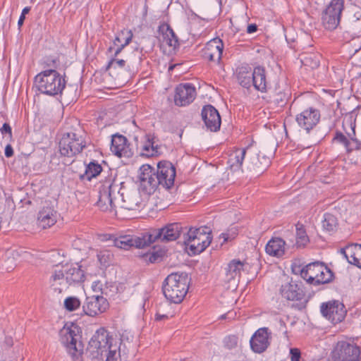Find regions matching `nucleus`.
<instances>
[{
    "label": "nucleus",
    "mask_w": 361,
    "mask_h": 361,
    "mask_svg": "<svg viewBox=\"0 0 361 361\" xmlns=\"http://www.w3.org/2000/svg\"><path fill=\"white\" fill-rule=\"evenodd\" d=\"M97 206L104 212L113 211L117 205L135 210L140 204V195L135 188L126 187L123 182L112 178L104 181L99 189Z\"/></svg>",
    "instance_id": "nucleus-1"
},
{
    "label": "nucleus",
    "mask_w": 361,
    "mask_h": 361,
    "mask_svg": "<svg viewBox=\"0 0 361 361\" xmlns=\"http://www.w3.org/2000/svg\"><path fill=\"white\" fill-rule=\"evenodd\" d=\"M113 338L104 328L98 329L89 341L87 353L92 359L116 361L119 349L117 343H113Z\"/></svg>",
    "instance_id": "nucleus-2"
},
{
    "label": "nucleus",
    "mask_w": 361,
    "mask_h": 361,
    "mask_svg": "<svg viewBox=\"0 0 361 361\" xmlns=\"http://www.w3.org/2000/svg\"><path fill=\"white\" fill-rule=\"evenodd\" d=\"M190 281V279L185 272L169 274L162 286L165 298L171 302H181L188 290Z\"/></svg>",
    "instance_id": "nucleus-3"
},
{
    "label": "nucleus",
    "mask_w": 361,
    "mask_h": 361,
    "mask_svg": "<svg viewBox=\"0 0 361 361\" xmlns=\"http://www.w3.org/2000/svg\"><path fill=\"white\" fill-rule=\"evenodd\" d=\"M35 83L40 92L49 96L61 94L66 86L64 78L54 69L38 73L35 78Z\"/></svg>",
    "instance_id": "nucleus-4"
},
{
    "label": "nucleus",
    "mask_w": 361,
    "mask_h": 361,
    "mask_svg": "<svg viewBox=\"0 0 361 361\" xmlns=\"http://www.w3.org/2000/svg\"><path fill=\"white\" fill-rule=\"evenodd\" d=\"M211 229L207 226L191 228L184 238V243L192 254H199L211 243Z\"/></svg>",
    "instance_id": "nucleus-5"
},
{
    "label": "nucleus",
    "mask_w": 361,
    "mask_h": 361,
    "mask_svg": "<svg viewBox=\"0 0 361 361\" xmlns=\"http://www.w3.org/2000/svg\"><path fill=\"white\" fill-rule=\"evenodd\" d=\"M300 275L308 283L315 285L327 283L333 277L331 271L319 262L307 264L302 269Z\"/></svg>",
    "instance_id": "nucleus-6"
},
{
    "label": "nucleus",
    "mask_w": 361,
    "mask_h": 361,
    "mask_svg": "<svg viewBox=\"0 0 361 361\" xmlns=\"http://www.w3.org/2000/svg\"><path fill=\"white\" fill-rule=\"evenodd\" d=\"M319 119V111L312 107L304 110L296 116V121L301 128L305 130L307 133H310V130L313 131L314 135L310 137V142L313 145L319 142L324 137L323 133H318L314 130Z\"/></svg>",
    "instance_id": "nucleus-7"
},
{
    "label": "nucleus",
    "mask_w": 361,
    "mask_h": 361,
    "mask_svg": "<svg viewBox=\"0 0 361 361\" xmlns=\"http://www.w3.org/2000/svg\"><path fill=\"white\" fill-rule=\"evenodd\" d=\"M78 334L79 328L73 324L70 326L65 325L59 332L61 343L73 358L78 357L82 351V345L79 341L80 336Z\"/></svg>",
    "instance_id": "nucleus-8"
},
{
    "label": "nucleus",
    "mask_w": 361,
    "mask_h": 361,
    "mask_svg": "<svg viewBox=\"0 0 361 361\" xmlns=\"http://www.w3.org/2000/svg\"><path fill=\"white\" fill-rule=\"evenodd\" d=\"M86 147V142L82 135L76 133L63 134L59 142V151L62 156L74 157Z\"/></svg>",
    "instance_id": "nucleus-9"
},
{
    "label": "nucleus",
    "mask_w": 361,
    "mask_h": 361,
    "mask_svg": "<svg viewBox=\"0 0 361 361\" xmlns=\"http://www.w3.org/2000/svg\"><path fill=\"white\" fill-rule=\"evenodd\" d=\"M343 127L348 137L341 133H337L334 138V142L342 144L347 152L361 148V140L355 136V125L352 116L344 118Z\"/></svg>",
    "instance_id": "nucleus-10"
},
{
    "label": "nucleus",
    "mask_w": 361,
    "mask_h": 361,
    "mask_svg": "<svg viewBox=\"0 0 361 361\" xmlns=\"http://www.w3.org/2000/svg\"><path fill=\"white\" fill-rule=\"evenodd\" d=\"M344 0H331L322 13L323 26L329 30L336 29L340 23Z\"/></svg>",
    "instance_id": "nucleus-11"
},
{
    "label": "nucleus",
    "mask_w": 361,
    "mask_h": 361,
    "mask_svg": "<svg viewBox=\"0 0 361 361\" xmlns=\"http://www.w3.org/2000/svg\"><path fill=\"white\" fill-rule=\"evenodd\" d=\"M334 361H360L361 351L360 348L346 341H339L332 352Z\"/></svg>",
    "instance_id": "nucleus-12"
},
{
    "label": "nucleus",
    "mask_w": 361,
    "mask_h": 361,
    "mask_svg": "<svg viewBox=\"0 0 361 361\" xmlns=\"http://www.w3.org/2000/svg\"><path fill=\"white\" fill-rule=\"evenodd\" d=\"M181 230L182 226L178 223L169 224L161 228L152 230L148 233L150 244L156 241H173L179 237Z\"/></svg>",
    "instance_id": "nucleus-13"
},
{
    "label": "nucleus",
    "mask_w": 361,
    "mask_h": 361,
    "mask_svg": "<svg viewBox=\"0 0 361 361\" xmlns=\"http://www.w3.org/2000/svg\"><path fill=\"white\" fill-rule=\"evenodd\" d=\"M139 178L141 189L148 195L154 192L160 185L157 173L149 164H144L140 168Z\"/></svg>",
    "instance_id": "nucleus-14"
},
{
    "label": "nucleus",
    "mask_w": 361,
    "mask_h": 361,
    "mask_svg": "<svg viewBox=\"0 0 361 361\" xmlns=\"http://www.w3.org/2000/svg\"><path fill=\"white\" fill-rule=\"evenodd\" d=\"M320 311L325 318L334 324L343 321L346 314L343 304L338 300H331L322 303Z\"/></svg>",
    "instance_id": "nucleus-15"
},
{
    "label": "nucleus",
    "mask_w": 361,
    "mask_h": 361,
    "mask_svg": "<svg viewBox=\"0 0 361 361\" xmlns=\"http://www.w3.org/2000/svg\"><path fill=\"white\" fill-rule=\"evenodd\" d=\"M156 173L160 185L164 188L170 190L174 185L176 171L171 162L166 160L158 162Z\"/></svg>",
    "instance_id": "nucleus-16"
},
{
    "label": "nucleus",
    "mask_w": 361,
    "mask_h": 361,
    "mask_svg": "<svg viewBox=\"0 0 361 361\" xmlns=\"http://www.w3.org/2000/svg\"><path fill=\"white\" fill-rule=\"evenodd\" d=\"M116 247L128 250L130 247L144 248L150 245L148 233L142 234L141 236L133 235H124L116 238L114 240Z\"/></svg>",
    "instance_id": "nucleus-17"
},
{
    "label": "nucleus",
    "mask_w": 361,
    "mask_h": 361,
    "mask_svg": "<svg viewBox=\"0 0 361 361\" xmlns=\"http://www.w3.org/2000/svg\"><path fill=\"white\" fill-rule=\"evenodd\" d=\"M280 293L282 297L288 300L298 301L301 305L307 302L302 286L295 281H291L283 284L280 288Z\"/></svg>",
    "instance_id": "nucleus-18"
},
{
    "label": "nucleus",
    "mask_w": 361,
    "mask_h": 361,
    "mask_svg": "<svg viewBox=\"0 0 361 361\" xmlns=\"http://www.w3.org/2000/svg\"><path fill=\"white\" fill-rule=\"evenodd\" d=\"M109 306L106 298L102 295H92L86 298L82 305L85 314L94 317L104 312Z\"/></svg>",
    "instance_id": "nucleus-19"
},
{
    "label": "nucleus",
    "mask_w": 361,
    "mask_h": 361,
    "mask_svg": "<svg viewBox=\"0 0 361 361\" xmlns=\"http://www.w3.org/2000/svg\"><path fill=\"white\" fill-rule=\"evenodd\" d=\"M49 285L51 290L56 294L66 291L71 286L62 271V264H56L53 267Z\"/></svg>",
    "instance_id": "nucleus-20"
},
{
    "label": "nucleus",
    "mask_w": 361,
    "mask_h": 361,
    "mask_svg": "<svg viewBox=\"0 0 361 361\" xmlns=\"http://www.w3.org/2000/svg\"><path fill=\"white\" fill-rule=\"evenodd\" d=\"M270 335L271 333L269 332L268 328L259 329L250 339V343L252 350L257 353L265 351L270 344Z\"/></svg>",
    "instance_id": "nucleus-21"
},
{
    "label": "nucleus",
    "mask_w": 361,
    "mask_h": 361,
    "mask_svg": "<svg viewBox=\"0 0 361 361\" xmlns=\"http://www.w3.org/2000/svg\"><path fill=\"white\" fill-rule=\"evenodd\" d=\"M196 97L195 87L190 84H180L176 88L174 102L177 106H183L190 104Z\"/></svg>",
    "instance_id": "nucleus-22"
},
{
    "label": "nucleus",
    "mask_w": 361,
    "mask_h": 361,
    "mask_svg": "<svg viewBox=\"0 0 361 361\" xmlns=\"http://www.w3.org/2000/svg\"><path fill=\"white\" fill-rule=\"evenodd\" d=\"M224 44L221 39L214 38L207 43L202 50V56L204 59L219 63L221 59Z\"/></svg>",
    "instance_id": "nucleus-23"
},
{
    "label": "nucleus",
    "mask_w": 361,
    "mask_h": 361,
    "mask_svg": "<svg viewBox=\"0 0 361 361\" xmlns=\"http://www.w3.org/2000/svg\"><path fill=\"white\" fill-rule=\"evenodd\" d=\"M202 117L205 126L211 131L216 132L220 129L221 117L218 111L212 105L204 106Z\"/></svg>",
    "instance_id": "nucleus-24"
},
{
    "label": "nucleus",
    "mask_w": 361,
    "mask_h": 361,
    "mask_svg": "<svg viewBox=\"0 0 361 361\" xmlns=\"http://www.w3.org/2000/svg\"><path fill=\"white\" fill-rule=\"evenodd\" d=\"M245 264L239 259H233L226 268L225 281L230 283L232 288L237 286L241 272L244 270Z\"/></svg>",
    "instance_id": "nucleus-25"
},
{
    "label": "nucleus",
    "mask_w": 361,
    "mask_h": 361,
    "mask_svg": "<svg viewBox=\"0 0 361 361\" xmlns=\"http://www.w3.org/2000/svg\"><path fill=\"white\" fill-rule=\"evenodd\" d=\"M62 271L70 285L84 281L85 275L80 266L75 264H62Z\"/></svg>",
    "instance_id": "nucleus-26"
},
{
    "label": "nucleus",
    "mask_w": 361,
    "mask_h": 361,
    "mask_svg": "<svg viewBox=\"0 0 361 361\" xmlns=\"http://www.w3.org/2000/svg\"><path fill=\"white\" fill-rule=\"evenodd\" d=\"M56 212L51 207H44L39 212L37 221L39 226L47 228L56 222Z\"/></svg>",
    "instance_id": "nucleus-27"
},
{
    "label": "nucleus",
    "mask_w": 361,
    "mask_h": 361,
    "mask_svg": "<svg viewBox=\"0 0 361 361\" xmlns=\"http://www.w3.org/2000/svg\"><path fill=\"white\" fill-rule=\"evenodd\" d=\"M350 264L361 268V245L351 244L341 250Z\"/></svg>",
    "instance_id": "nucleus-28"
},
{
    "label": "nucleus",
    "mask_w": 361,
    "mask_h": 361,
    "mask_svg": "<svg viewBox=\"0 0 361 361\" xmlns=\"http://www.w3.org/2000/svg\"><path fill=\"white\" fill-rule=\"evenodd\" d=\"M252 85L262 92L267 91L266 71L264 68L257 66L252 71Z\"/></svg>",
    "instance_id": "nucleus-29"
},
{
    "label": "nucleus",
    "mask_w": 361,
    "mask_h": 361,
    "mask_svg": "<svg viewBox=\"0 0 361 361\" xmlns=\"http://www.w3.org/2000/svg\"><path fill=\"white\" fill-rule=\"evenodd\" d=\"M266 252L274 257H281L285 252V241L280 238H273L267 244Z\"/></svg>",
    "instance_id": "nucleus-30"
},
{
    "label": "nucleus",
    "mask_w": 361,
    "mask_h": 361,
    "mask_svg": "<svg viewBox=\"0 0 361 361\" xmlns=\"http://www.w3.org/2000/svg\"><path fill=\"white\" fill-rule=\"evenodd\" d=\"M111 152L121 157L128 153L127 139L123 135H114L111 139Z\"/></svg>",
    "instance_id": "nucleus-31"
},
{
    "label": "nucleus",
    "mask_w": 361,
    "mask_h": 361,
    "mask_svg": "<svg viewBox=\"0 0 361 361\" xmlns=\"http://www.w3.org/2000/svg\"><path fill=\"white\" fill-rule=\"evenodd\" d=\"M252 71L247 66H241L237 70L238 81L243 87L249 88L252 85Z\"/></svg>",
    "instance_id": "nucleus-32"
},
{
    "label": "nucleus",
    "mask_w": 361,
    "mask_h": 361,
    "mask_svg": "<svg viewBox=\"0 0 361 361\" xmlns=\"http://www.w3.org/2000/svg\"><path fill=\"white\" fill-rule=\"evenodd\" d=\"M132 37L133 34L130 30L121 31L118 34L114 41V45L117 47L115 49V56H117L123 49L129 44L132 39Z\"/></svg>",
    "instance_id": "nucleus-33"
},
{
    "label": "nucleus",
    "mask_w": 361,
    "mask_h": 361,
    "mask_svg": "<svg viewBox=\"0 0 361 361\" xmlns=\"http://www.w3.org/2000/svg\"><path fill=\"white\" fill-rule=\"evenodd\" d=\"M141 50L138 48H135L133 54V56H127L126 60L123 59H112L108 65L109 68H123L126 61H135L136 63H140L141 60Z\"/></svg>",
    "instance_id": "nucleus-34"
},
{
    "label": "nucleus",
    "mask_w": 361,
    "mask_h": 361,
    "mask_svg": "<svg viewBox=\"0 0 361 361\" xmlns=\"http://www.w3.org/2000/svg\"><path fill=\"white\" fill-rule=\"evenodd\" d=\"M102 171V166L96 161H92L86 164L85 171L80 175V178L91 180L93 178L99 175Z\"/></svg>",
    "instance_id": "nucleus-35"
},
{
    "label": "nucleus",
    "mask_w": 361,
    "mask_h": 361,
    "mask_svg": "<svg viewBox=\"0 0 361 361\" xmlns=\"http://www.w3.org/2000/svg\"><path fill=\"white\" fill-rule=\"evenodd\" d=\"M246 154V149H239L234 151L229 157L228 163L233 171L241 169L243 161Z\"/></svg>",
    "instance_id": "nucleus-36"
},
{
    "label": "nucleus",
    "mask_w": 361,
    "mask_h": 361,
    "mask_svg": "<svg viewBox=\"0 0 361 361\" xmlns=\"http://www.w3.org/2000/svg\"><path fill=\"white\" fill-rule=\"evenodd\" d=\"M321 55L318 53H304L300 55L303 66L314 69L319 66Z\"/></svg>",
    "instance_id": "nucleus-37"
},
{
    "label": "nucleus",
    "mask_w": 361,
    "mask_h": 361,
    "mask_svg": "<svg viewBox=\"0 0 361 361\" xmlns=\"http://www.w3.org/2000/svg\"><path fill=\"white\" fill-rule=\"evenodd\" d=\"M322 224L323 228L329 233L336 231L338 226L337 218L330 213H326L324 214Z\"/></svg>",
    "instance_id": "nucleus-38"
},
{
    "label": "nucleus",
    "mask_w": 361,
    "mask_h": 361,
    "mask_svg": "<svg viewBox=\"0 0 361 361\" xmlns=\"http://www.w3.org/2000/svg\"><path fill=\"white\" fill-rule=\"evenodd\" d=\"M163 40L170 47H176L178 39L175 35L174 32L169 26H164L161 28Z\"/></svg>",
    "instance_id": "nucleus-39"
},
{
    "label": "nucleus",
    "mask_w": 361,
    "mask_h": 361,
    "mask_svg": "<svg viewBox=\"0 0 361 361\" xmlns=\"http://www.w3.org/2000/svg\"><path fill=\"white\" fill-rule=\"evenodd\" d=\"M350 25L355 34L361 35V9H357L350 18Z\"/></svg>",
    "instance_id": "nucleus-40"
},
{
    "label": "nucleus",
    "mask_w": 361,
    "mask_h": 361,
    "mask_svg": "<svg viewBox=\"0 0 361 361\" xmlns=\"http://www.w3.org/2000/svg\"><path fill=\"white\" fill-rule=\"evenodd\" d=\"M309 242L308 236L303 225H296V244L298 247L305 246Z\"/></svg>",
    "instance_id": "nucleus-41"
},
{
    "label": "nucleus",
    "mask_w": 361,
    "mask_h": 361,
    "mask_svg": "<svg viewBox=\"0 0 361 361\" xmlns=\"http://www.w3.org/2000/svg\"><path fill=\"white\" fill-rule=\"evenodd\" d=\"M257 161H252L250 164H246L247 169L252 170L257 169L259 171L265 169L269 164V158L263 156L262 161H259V159H257Z\"/></svg>",
    "instance_id": "nucleus-42"
},
{
    "label": "nucleus",
    "mask_w": 361,
    "mask_h": 361,
    "mask_svg": "<svg viewBox=\"0 0 361 361\" xmlns=\"http://www.w3.org/2000/svg\"><path fill=\"white\" fill-rule=\"evenodd\" d=\"M80 305V300L75 297L67 298L64 301L66 309L70 312L75 310Z\"/></svg>",
    "instance_id": "nucleus-43"
},
{
    "label": "nucleus",
    "mask_w": 361,
    "mask_h": 361,
    "mask_svg": "<svg viewBox=\"0 0 361 361\" xmlns=\"http://www.w3.org/2000/svg\"><path fill=\"white\" fill-rule=\"evenodd\" d=\"M271 97L276 103L280 104L284 102L286 99V94L281 90H279V92L276 90L273 92Z\"/></svg>",
    "instance_id": "nucleus-44"
},
{
    "label": "nucleus",
    "mask_w": 361,
    "mask_h": 361,
    "mask_svg": "<svg viewBox=\"0 0 361 361\" xmlns=\"http://www.w3.org/2000/svg\"><path fill=\"white\" fill-rule=\"evenodd\" d=\"M143 151L146 152L147 156H154L158 153L157 146H154L153 143H149L143 147Z\"/></svg>",
    "instance_id": "nucleus-45"
},
{
    "label": "nucleus",
    "mask_w": 361,
    "mask_h": 361,
    "mask_svg": "<svg viewBox=\"0 0 361 361\" xmlns=\"http://www.w3.org/2000/svg\"><path fill=\"white\" fill-rule=\"evenodd\" d=\"M224 343H225V345L228 348L232 349L237 345L238 338L235 336H227L224 340Z\"/></svg>",
    "instance_id": "nucleus-46"
},
{
    "label": "nucleus",
    "mask_w": 361,
    "mask_h": 361,
    "mask_svg": "<svg viewBox=\"0 0 361 361\" xmlns=\"http://www.w3.org/2000/svg\"><path fill=\"white\" fill-rule=\"evenodd\" d=\"M164 255L163 251H157L149 253L147 255L148 257V259L151 263H155L159 261Z\"/></svg>",
    "instance_id": "nucleus-47"
},
{
    "label": "nucleus",
    "mask_w": 361,
    "mask_h": 361,
    "mask_svg": "<svg viewBox=\"0 0 361 361\" xmlns=\"http://www.w3.org/2000/svg\"><path fill=\"white\" fill-rule=\"evenodd\" d=\"M290 357L291 361H299L301 357V353L298 348H291L290 350Z\"/></svg>",
    "instance_id": "nucleus-48"
},
{
    "label": "nucleus",
    "mask_w": 361,
    "mask_h": 361,
    "mask_svg": "<svg viewBox=\"0 0 361 361\" xmlns=\"http://www.w3.org/2000/svg\"><path fill=\"white\" fill-rule=\"evenodd\" d=\"M0 132L2 133V134H8L10 137H11L12 135V131H11V126H9V124L5 123L2 128L0 129Z\"/></svg>",
    "instance_id": "nucleus-49"
},
{
    "label": "nucleus",
    "mask_w": 361,
    "mask_h": 361,
    "mask_svg": "<svg viewBox=\"0 0 361 361\" xmlns=\"http://www.w3.org/2000/svg\"><path fill=\"white\" fill-rule=\"evenodd\" d=\"M169 317H173V314L171 312L163 314L161 313L159 310H158L156 314V319L159 321L162 320L164 318H169Z\"/></svg>",
    "instance_id": "nucleus-50"
},
{
    "label": "nucleus",
    "mask_w": 361,
    "mask_h": 361,
    "mask_svg": "<svg viewBox=\"0 0 361 361\" xmlns=\"http://www.w3.org/2000/svg\"><path fill=\"white\" fill-rule=\"evenodd\" d=\"M6 255L8 256V259H7L8 262L10 261V257L15 259L16 257H19L18 252L17 251L13 250H8L6 252Z\"/></svg>",
    "instance_id": "nucleus-51"
},
{
    "label": "nucleus",
    "mask_w": 361,
    "mask_h": 361,
    "mask_svg": "<svg viewBox=\"0 0 361 361\" xmlns=\"http://www.w3.org/2000/svg\"><path fill=\"white\" fill-rule=\"evenodd\" d=\"M13 154V149L11 147V145H8L5 147V156L6 157H11Z\"/></svg>",
    "instance_id": "nucleus-52"
},
{
    "label": "nucleus",
    "mask_w": 361,
    "mask_h": 361,
    "mask_svg": "<svg viewBox=\"0 0 361 361\" xmlns=\"http://www.w3.org/2000/svg\"><path fill=\"white\" fill-rule=\"evenodd\" d=\"M257 30V26L255 24H250L247 27V32L249 34L254 33Z\"/></svg>",
    "instance_id": "nucleus-53"
},
{
    "label": "nucleus",
    "mask_w": 361,
    "mask_h": 361,
    "mask_svg": "<svg viewBox=\"0 0 361 361\" xmlns=\"http://www.w3.org/2000/svg\"><path fill=\"white\" fill-rule=\"evenodd\" d=\"M220 238H224V242L228 241L229 240H231V238H233L234 237L230 236V235L228 233H221L220 235Z\"/></svg>",
    "instance_id": "nucleus-54"
},
{
    "label": "nucleus",
    "mask_w": 361,
    "mask_h": 361,
    "mask_svg": "<svg viewBox=\"0 0 361 361\" xmlns=\"http://www.w3.org/2000/svg\"><path fill=\"white\" fill-rule=\"evenodd\" d=\"M6 345L8 348L13 345V339L11 337H6L4 340Z\"/></svg>",
    "instance_id": "nucleus-55"
},
{
    "label": "nucleus",
    "mask_w": 361,
    "mask_h": 361,
    "mask_svg": "<svg viewBox=\"0 0 361 361\" xmlns=\"http://www.w3.org/2000/svg\"><path fill=\"white\" fill-rule=\"evenodd\" d=\"M30 10V7H25V8H24L23 9V11H22V13H21V15H20V16L25 17V15H26V14H27V13H29Z\"/></svg>",
    "instance_id": "nucleus-56"
},
{
    "label": "nucleus",
    "mask_w": 361,
    "mask_h": 361,
    "mask_svg": "<svg viewBox=\"0 0 361 361\" xmlns=\"http://www.w3.org/2000/svg\"><path fill=\"white\" fill-rule=\"evenodd\" d=\"M25 17L20 16L18 22V25L19 27L22 26L23 24V22L25 20Z\"/></svg>",
    "instance_id": "nucleus-57"
},
{
    "label": "nucleus",
    "mask_w": 361,
    "mask_h": 361,
    "mask_svg": "<svg viewBox=\"0 0 361 361\" xmlns=\"http://www.w3.org/2000/svg\"><path fill=\"white\" fill-rule=\"evenodd\" d=\"M56 63V61L55 59H53L51 63H49L47 65L49 66H53L55 67V64Z\"/></svg>",
    "instance_id": "nucleus-58"
},
{
    "label": "nucleus",
    "mask_w": 361,
    "mask_h": 361,
    "mask_svg": "<svg viewBox=\"0 0 361 361\" xmlns=\"http://www.w3.org/2000/svg\"><path fill=\"white\" fill-rule=\"evenodd\" d=\"M360 181H359V183H358L361 185V173H360Z\"/></svg>",
    "instance_id": "nucleus-59"
},
{
    "label": "nucleus",
    "mask_w": 361,
    "mask_h": 361,
    "mask_svg": "<svg viewBox=\"0 0 361 361\" xmlns=\"http://www.w3.org/2000/svg\"><path fill=\"white\" fill-rule=\"evenodd\" d=\"M113 49H114V47H111L109 48V50H112Z\"/></svg>",
    "instance_id": "nucleus-60"
},
{
    "label": "nucleus",
    "mask_w": 361,
    "mask_h": 361,
    "mask_svg": "<svg viewBox=\"0 0 361 361\" xmlns=\"http://www.w3.org/2000/svg\"><path fill=\"white\" fill-rule=\"evenodd\" d=\"M251 159H252V158H251ZM253 159H256V157H253Z\"/></svg>",
    "instance_id": "nucleus-61"
}]
</instances>
